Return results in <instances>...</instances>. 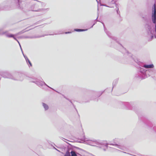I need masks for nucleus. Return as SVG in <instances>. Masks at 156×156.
<instances>
[{
    "label": "nucleus",
    "instance_id": "f257e3e1",
    "mask_svg": "<svg viewBox=\"0 0 156 156\" xmlns=\"http://www.w3.org/2000/svg\"><path fill=\"white\" fill-rule=\"evenodd\" d=\"M124 61H129L131 59H122ZM133 62L129 64L135 65V63L142 67H140L138 69V72L135 75V77L139 79L143 80L147 77V76H150L151 75L155 73V71L153 69L154 65L153 64H146L145 63L140 61V59H131Z\"/></svg>",
    "mask_w": 156,
    "mask_h": 156
},
{
    "label": "nucleus",
    "instance_id": "f03ea898",
    "mask_svg": "<svg viewBox=\"0 0 156 156\" xmlns=\"http://www.w3.org/2000/svg\"><path fill=\"white\" fill-rule=\"evenodd\" d=\"M119 140V139H114L112 141V142H113V143H105L103 142L102 141L100 140H90L91 141H92V144L90 145L92 146H95V144L98 145H102L104 146H105L106 147V149H108V148H112L111 147H108V146L109 145H112L113 146H115L116 147L122 149V148L121 147V146L119 145V144L118 141Z\"/></svg>",
    "mask_w": 156,
    "mask_h": 156
},
{
    "label": "nucleus",
    "instance_id": "7ed1b4c3",
    "mask_svg": "<svg viewBox=\"0 0 156 156\" xmlns=\"http://www.w3.org/2000/svg\"><path fill=\"white\" fill-rule=\"evenodd\" d=\"M137 114L139 119L145 124L149 128L152 129L153 131L156 133V126H154L152 127V123L145 116L142 115H139L138 113Z\"/></svg>",
    "mask_w": 156,
    "mask_h": 156
},
{
    "label": "nucleus",
    "instance_id": "20e7f679",
    "mask_svg": "<svg viewBox=\"0 0 156 156\" xmlns=\"http://www.w3.org/2000/svg\"><path fill=\"white\" fill-rule=\"evenodd\" d=\"M29 79L28 80L30 81V82L35 83H36L37 86L40 87H42L43 85L46 86L47 87L52 89L53 90L55 91L56 92H57L58 93H59V92L55 90V89H53V88L51 87L48 86L47 84L44 81H42L41 80H40L37 78H36L35 77H29Z\"/></svg>",
    "mask_w": 156,
    "mask_h": 156
},
{
    "label": "nucleus",
    "instance_id": "39448f33",
    "mask_svg": "<svg viewBox=\"0 0 156 156\" xmlns=\"http://www.w3.org/2000/svg\"><path fill=\"white\" fill-rule=\"evenodd\" d=\"M1 75L4 78L11 79L13 80H20L21 79L17 78H15L13 77V75L8 72H4L0 73Z\"/></svg>",
    "mask_w": 156,
    "mask_h": 156
},
{
    "label": "nucleus",
    "instance_id": "423d86ee",
    "mask_svg": "<svg viewBox=\"0 0 156 156\" xmlns=\"http://www.w3.org/2000/svg\"><path fill=\"white\" fill-rule=\"evenodd\" d=\"M13 77L17 78L20 79V80H14L16 81H22L24 76V74L19 72H16L13 75Z\"/></svg>",
    "mask_w": 156,
    "mask_h": 156
},
{
    "label": "nucleus",
    "instance_id": "0eeeda50",
    "mask_svg": "<svg viewBox=\"0 0 156 156\" xmlns=\"http://www.w3.org/2000/svg\"><path fill=\"white\" fill-rule=\"evenodd\" d=\"M120 104L124 105L126 109L129 110L133 109V102L129 103L126 102H121Z\"/></svg>",
    "mask_w": 156,
    "mask_h": 156
},
{
    "label": "nucleus",
    "instance_id": "6e6552de",
    "mask_svg": "<svg viewBox=\"0 0 156 156\" xmlns=\"http://www.w3.org/2000/svg\"><path fill=\"white\" fill-rule=\"evenodd\" d=\"M42 104L45 110V111L48 110L49 108L48 105L43 102L42 103Z\"/></svg>",
    "mask_w": 156,
    "mask_h": 156
},
{
    "label": "nucleus",
    "instance_id": "1a4fd4ad",
    "mask_svg": "<svg viewBox=\"0 0 156 156\" xmlns=\"http://www.w3.org/2000/svg\"><path fill=\"white\" fill-rule=\"evenodd\" d=\"M70 154L71 156H77L76 153L73 150H71L70 152Z\"/></svg>",
    "mask_w": 156,
    "mask_h": 156
},
{
    "label": "nucleus",
    "instance_id": "9d476101",
    "mask_svg": "<svg viewBox=\"0 0 156 156\" xmlns=\"http://www.w3.org/2000/svg\"><path fill=\"white\" fill-rule=\"evenodd\" d=\"M70 150L68 149L66 151L65 154L64 156H71L70 154V152L69 151Z\"/></svg>",
    "mask_w": 156,
    "mask_h": 156
},
{
    "label": "nucleus",
    "instance_id": "9b49d317",
    "mask_svg": "<svg viewBox=\"0 0 156 156\" xmlns=\"http://www.w3.org/2000/svg\"><path fill=\"white\" fill-rule=\"evenodd\" d=\"M26 62L27 63L29 67L31 66L32 64L29 59H25Z\"/></svg>",
    "mask_w": 156,
    "mask_h": 156
},
{
    "label": "nucleus",
    "instance_id": "f8f14e48",
    "mask_svg": "<svg viewBox=\"0 0 156 156\" xmlns=\"http://www.w3.org/2000/svg\"><path fill=\"white\" fill-rule=\"evenodd\" d=\"M118 79H116L114 80V81H113V86H115L116 85V84L118 82Z\"/></svg>",
    "mask_w": 156,
    "mask_h": 156
},
{
    "label": "nucleus",
    "instance_id": "ddd939ff",
    "mask_svg": "<svg viewBox=\"0 0 156 156\" xmlns=\"http://www.w3.org/2000/svg\"><path fill=\"white\" fill-rule=\"evenodd\" d=\"M87 30H83V29H76L75 30L76 31H82Z\"/></svg>",
    "mask_w": 156,
    "mask_h": 156
},
{
    "label": "nucleus",
    "instance_id": "4468645a",
    "mask_svg": "<svg viewBox=\"0 0 156 156\" xmlns=\"http://www.w3.org/2000/svg\"><path fill=\"white\" fill-rule=\"evenodd\" d=\"M63 96L66 99H67V100H69V101H70V102H71V103H72V104L73 105V106H74V108H75V106H74V105H73V104L72 103V102L71 101V100H69V99H68V98H66V97H65L64 95H63Z\"/></svg>",
    "mask_w": 156,
    "mask_h": 156
},
{
    "label": "nucleus",
    "instance_id": "2eb2a0df",
    "mask_svg": "<svg viewBox=\"0 0 156 156\" xmlns=\"http://www.w3.org/2000/svg\"><path fill=\"white\" fill-rule=\"evenodd\" d=\"M7 37H13L14 38V36L12 34H10L7 35Z\"/></svg>",
    "mask_w": 156,
    "mask_h": 156
},
{
    "label": "nucleus",
    "instance_id": "dca6fc26",
    "mask_svg": "<svg viewBox=\"0 0 156 156\" xmlns=\"http://www.w3.org/2000/svg\"><path fill=\"white\" fill-rule=\"evenodd\" d=\"M83 139L84 140H87V138L85 136V135H84L83 136ZM89 141H90V140H88Z\"/></svg>",
    "mask_w": 156,
    "mask_h": 156
},
{
    "label": "nucleus",
    "instance_id": "f3484780",
    "mask_svg": "<svg viewBox=\"0 0 156 156\" xmlns=\"http://www.w3.org/2000/svg\"><path fill=\"white\" fill-rule=\"evenodd\" d=\"M51 146H53V148L55 149V150H56V151H58V152H60V151H59V150H58L56 148H55L54 146H53L51 144Z\"/></svg>",
    "mask_w": 156,
    "mask_h": 156
},
{
    "label": "nucleus",
    "instance_id": "a211bd4d",
    "mask_svg": "<svg viewBox=\"0 0 156 156\" xmlns=\"http://www.w3.org/2000/svg\"><path fill=\"white\" fill-rule=\"evenodd\" d=\"M124 63H125V64H128V63H129L127 62H124Z\"/></svg>",
    "mask_w": 156,
    "mask_h": 156
},
{
    "label": "nucleus",
    "instance_id": "6ab92c4d",
    "mask_svg": "<svg viewBox=\"0 0 156 156\" xmlns=\"http://www.w3.org/2000/svg\"><path fill=\"white\" fill-rule=\"evenodd\" d=\"M106 149H105V148H104L103 149V150L104 151H106Z\"/></svg>",
    "mask_w": 156,
    "mask_h": 156
},
{
    "label": "nucleus",
    "instance_id": "aec40b11",
    "mask_svg": "<svg viewBox=\"0 0 156 156\" xmlns=\"http://www.w3.org/2000/svg\"><path fill=\"white\" fill-rule=\"evenodd\" d=\"M103 92H102L100 95L99 96V97L103 93Z\"/></svg>",
    "mask_w": 156,
    "mask_h": 156
},
{
    "label": "nucleus",
    "instance_id": "412c9836",
    "mask_svg": "<svg viewBox=\"0 0 156 156\" xmlns=\"http://www.w3.org/2000/svg\"><path fill=\"white\" fill-rule=\"evenodd\" d=\"M70 33V32H67H67L66 33V34H67V33Z\"/></svg>",
    "mask_w": 156,
    "mask_h": 156
},
{
    "label": "nucleus",
    "instance_id": "4be33fe9",
    "mask_svg": "<svg viewBox=\"0 0 156 156\" xmlns=\"http://www.w3.org/2000/svg\"><path fill=\"white\" fill-rule=\"evenodd\" d=\"M76 148L78 149H80V148L79 147H76Z\"/></svg>",
    "mask_w": 156,
    "mask_h": 156
},
{
    "label": "nucleus",
    "instance_id": "5701e85b",
    "mask_svg": "<svg viewBox=\"0 0 156 156\" xmlns=\"http://www.w3.org/2000/svg\"><path fill=\"white\" fill-rule=\"evenodd\" d=\"M113 87L112 89V90H113Z\"/></svg>",
    "mask_w": 156,
    "mask_h": 156
},
{
    "label": "nucleus",
    "instance_id": "b1692460",
    "mask_svg": "<svg viewBox=\"0 0 156 156\" xmlns=\"http://www.w3.org/2000/svg\"><path fill=\"white\" fill-rule=\"evenodd\" d=\"M75 109H76V111H77V109H76V108H75Z\"/></svg>",
    "mask_w": 156,
    "mask_h": 156
},
{
    "label": "nucleus",
    "instance_id": "393cba45",
    "mask_svg": "<svg viewBox=\"0 0 156 156\" xmlns=\"http://www.w3.org/2000/svg\"><path fill=\"white\" fill-rule=\"evenodd\" d=\"M62 154H64L63 153V152H62Z\"/></svg>",
    "mask_w": 156,
    "mask_h": 156
},
{
    "label": "nucleus",
    "instance_id": "a878e982",
    "mask_svg": "<svg viewBox=\"0 0 156 156\" xmlns=\"http://www.w3.org/2000/svg\"><path fill=\"white\" fill-rule=\"evenodd\" d=\"M77 154H79L77 153Z\"/></svg>",
    "mask_w": 156,
    "mask_h": 156
}]
</instances>
